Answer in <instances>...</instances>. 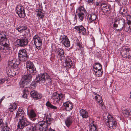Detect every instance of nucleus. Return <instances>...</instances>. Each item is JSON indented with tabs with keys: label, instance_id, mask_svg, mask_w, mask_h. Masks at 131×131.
<instances>
[{
	"label": "nucleus",
	"instance_id": "f03ea898",
	"mask_svg": "<svg viewBox=\"0 0 131 131\" xmlns=\"http://www.w3.org/2000/svg\"><path fill=\"white\" fill-rule=\"evenodd\" d=\"M54 121V120L52 118L46 117V121H40L36 124L38 129H39L41 131H47L49 129V126Z\"/></svg>",
	"mask_w": 131,
	"mask_h": 131
},
{
	"label": "nucleus",
	"instance_id": "69168bd1",
	"mask_svg": "<svg viewBox=\"0 0 131 131\" xmlns=\"http://www.w3.org/2000/svg\"><path fill=\"white\" fill-rule=\"evenodd\" d=\"M130 95H131V91L130 92Z\"/></svg>",
	"mask_w": 131,
	"mask_h": 131
},
{
	"label": "nucleus",
	"instance_id": "cd10ccee",
	"mask_svg": "<svg viewBox=\"0 0 131 131\" xmlns=\"http://www.w3.org/2000/svg\"><path fill=\"white\" fill-rule=\"evenodd\" d=\"M37 129H38V127L36 124L31 123L27 127V131H36Z\"/></svg>",
	"mask_w": 131,
	"mask_h": 131
},
{
	"label": "nucleus",
	"instance_id": "2f4dec72",
	"mask_svg": "<svg viewBox=\"0 0 131 131\" xmlns=\"http://www.w3.org/2000/svg\"><path fill=\"white\" fill-rule=\"evenodd\" d=\"M93 68L94 70L102 69L101 64L98 62L95 63L94 64Z\"/></svg>",
	"mask_w": 131,
	"mask_h": 131
},
{
	"label": "nucleus",
	"instance_id": "6e6d98bb",
	"mask_svg": "<svg viewBox=\"0 0 131 131\" xmlns=\"http://www.w3.org/2000/svg\"><path fill=\"white\" fill-rule=\"evenodd\" d=\"M45 16V15L44 14H42V15H41V16H39V19H43L44 18V17Z\"/></svg>",
	"mask_w": 131,
	"mask_h": 131
},
{
	"label": "nucleus",
	"instance_id": "6e6552de",
	"mask_svg": "<svg viewBox=\"0 0 131 131\" xmlns=\"http://www.w3.org/2000/svg\"><path fill=\"white\" fill-rule=\"evenodd\" d=\"M101 7L104 15H107L111 13L112 7L110 4L108 3L102 4L101 5Z\"/></svg>",
	"mask_w": 131,
	"mask_h": 131
},
{
	"label": "nucleus",
	"instance_id": "4c0bfd02",
	"mask_svg": "<svg viewBox=\"0 0 131 131\" xmlns=\"http://www.w3.org/2000/svg\"><path fill=\"white\" fill-rule=\"evenodd\" d=\"M123 113L126 117H128L131 115V110L130 111L129 110H125L123 112Z\"/></svg>",
	"mask_w": 131,
	"mask_h": 131
},
{
	"label": "nucleus",
	"instance_id": "72a5a7b5",
	"mask_svg": "<svg viewBox=\"0 0 131 131\" xmlns=\"http://www.w3.org/2000/svg\"><path fill=\"white\" fill-rule=\"evenodd\" d=\"M95 72L96 76L97 77H101L103 73V71L102 69L97 70H94Z\"/></svg>",
	"mask_w": 131,
	"mask_h": 131
},
{
	"label": "nucleus",
	"instance_id": "f8f14e48",
	"mask_svg": "<svg viewBox=\"0 0 131 131\" xmlns=\"http://www.w3.org/2000/svg\"><path fill=\"white\" fill-rule=\"evenodd\" d=\"M28 40L25 38L18 39L16 41V45L18 47H24L27 45Z\"/></svg>",
	"mask_w": 131,
	"mask_h": 131
},
{
	"label": "nucleus",
	"instance_id": "20e7f679",
	"mask_svg": "<svg viewBox=\"0 0 131 131\" xmlns=\"http://www.w3.org/2000/svg\"><path fill=\"white\" fill-rule=\"evenodd\" d=\"M26 68H27V73H31L33 75H36L37 73L36 68L33 63L30 61H27L26 63Z\"/></svg>",
	"mask_w": 131,
	"mask_h": 131
},
{
	"label": "nucleus",
	"instance_id": "a211bd4d",
	"mask_svg": "<svg viewBox=\"0 0 131 131\" xmlns=\"http://www.w3.org/2000/svg\"><path fill=\"white\" fill-rule=\"evenodd\" d=\"M31 73H28L27 75H24L22 77L21 80L28 84L31 81Z\"/></svg>",
	"mask_w": 131,
	"mask_h": 131
},
{
	"label": "nucleus",
	"instance_id": "338daca9",
	"mask_svg": "<svg viewBox=\"0 0 131 131\" xmlns=\"http://www.w3.org/2000/svg\"><path fill=\"white\" fill-rule=\"evenodd\" d=\"M15 70H16V69H15Z\"/></svg>",
	"mask_w": 131,
	"mask_h": 131
},
{
	"label": "nucleus",
	"instance_id": "4be33fe9",
	"mask_svg": "<svg viewBox=\"0 0 131 131\" xmlns=\"http://www.w3.org/2000/svg\"><path fill=\"white\" fill-rule=\"evenodd\" d=\"M93 94L95 95L94 97L95 100L99 103V104L101 105V107H103L104 105L102 96L95 93H93Z\"/></svg>",
	"mask_w": 131,
	"mask_h": 131
},
{
	"label": "nucleus",
	"instance_id": "c9c22d12",
	"mask_svg": "<svg viewBox=\"0 0 131 131\" xmlns=\"http://www.w3.org/2000/svg\"><path fill=\"white\" fill-rule=\"evenodd\" d=\"M7 73L8 75L13 76L18 73V72H15L14 70L13 69H12V70H8V71L7 72Z\"/></svg>",
	"mask_w": 131,
	"mask_h": 131
},
{
	"label": "nucleus",
	"instance_id": "3c124183",
	"mask_svg": "<svg viewBox=\"0 0 131 131\" xmlns=\"http://www.w3.org/2000/svg\"><path fill=\"white\" fill-rule=\"evenodd\" d=\"M128 11L127 10H126L125 12H122L121 13L122 15L123 16H128V13H127Z\"/></svg>",
	"mask_w": 131,
	"mask_h": 131
},
{
	"label": "nucleus",
	"instance_id": "680f3d73",
	"mask_svg": "<svg viewBox=\"0 0 131 131\" xmlns=\"http://www.w3.org/2000/svg\"><path fill=\"white\" fill-rule=\"evenodd\" d=\"M5 96H3L1 99L0 100L1 102H2V101L5 99Z\"/></svg>",
	"mask_w": 131,
	"mask_h": 131
},
{
	"label": "nucleus",
	"instance_id": "423d86ee",
	"mask_svg": "<svg viewBox=\"0 0 131 131\" xmlns=\"http://www.w3.org/2000/svg\"><path fill=\"white\" fill-rule=\"evenodd\" d=\"M18 56L19 60L23 62L26 61L29 56L27 50L25 49H20L19 50Z\"/></svg>",
	"mask_w": 131,
	"mask_h": 131
},
{
	"label": "nucleus",
	"instance_id": "a19ab883",
	"mask_svg": "<svg viewBox=\"0 0 131 131\" xmlns=\"http://www.w3.org/2000/svg\"><path fill=\"white\" fill-rule=\"evenodd\" d=\"M93 3L96 6L101 5L102 4L100 2V0H93Z\"/></svg>",
	"mask_w": 131,
	"mask_h": 131
},
{
	"label": "nucleus",
	"instance_id": "de8ad7c7",
	"mask_svg": "<svg viewBox=\"0 0 131 131\" xmlns=\"http://www.w3.org/2000/svg\"><path fill=\"white\" fill-rule=\"evenodd\" d=\"M42 95L41 94L39 93H38L36 96V97H37V98H36L35 100H37L40 99L42 98Z\"/></svg>",
	"mask_w": 131,
	"mask_h": 131
},
{
	"label": "nucleus",
	"instance_id": "0e129e2a",
	"mask_svg": "<svg viewBox=\"0 0 131 131\" xmlns=\"http://www.w3.org/2000/svg\"><path fill=\"white\" fill-rule=\"evenodd\" d=\"M1 103H2L1 102L0 100V104Z\"/></svg>",
	"mask_w": 131,
	"mask_h": 131
},
{
	"label": "nucleus",
	"instance_id": "5701e85b",
	"mask_svg": "<svg viewBox=\"0 0 131 131\" xmlns=\"http://www.w3.org/2000/svg\"><path fill=\"white\" fill-rule=\"evenodd\" d=\"M28 116L30 119L33 121L36 120L35 117L36 114L34 111L32 110H31L30 111L28 112Z\"/></svg>",
	"mask_w": 131,
	"mask_h": 131
},
{
	"label": "nucleus",
	"instance_id": "ddd939ff",
	"mask_svg": "<svg viewBox=\"0 0 131 131\" xmlns=\"http://www.w3.org/2000/svg\"><path fill=\"white\" fill-rule=\"evenodd\" d=\"M87 17L88 22L89 23L93 22L95 23V21L98 19L97 15L95 13L93 12L89 14L88 15Z\"/></svg>",
	"mask_w": 131,
	"mask_h": 131
},
{
	"label": "nucleus",
	"instance_id": "864d4df0",
	"mask_svg": "<svg viewBox=\"0 0 131 131\" xmlns=\"http://www.w3.org/2000/svg\"><path fill=\"white\" fill-rule=\"evenodd\" d=\"M44 74L45 77H46V78L47 79V80L48 79H51V78H50V76L47 73H44Z\"/></svg>",
	"mask_w": 131,
	"mask_h": 131
},
{
	"label": "nucleus",
	"instance_id": "9b49d317",
	"mask_svg": "<svg viewBox=\"0 0 131 131\" xmlns=\"http://www.w3.org/2000/svg\"><path fill=\"white\" fill-rule=\"evenodd\" d=\"M16 12L20 18H24L26 16L24 8L21 5H18L16 9Z\"/></svg>",
	"mask_w": 131,
	"mask_h": 131
},
{
	"label": "nucleus",
	"instance_id": "aec40b11",
	"mask_svg": "<svg viewBox=\"0 0 131 131\" xmlns=\"http://www.w3.org/2000/svg\"><path fill=\"white\" fill-rule=\"evenodd\" d=\"M63 105L67 111L71 110L73 107L72 103L69 102H67L63 103Z\"/></svg>",
	"mask_w": 131,
	"mask_h": 131
},
{
	"label": "nucleus",
	"instance_id": "473e14b6",
	"mask_svg": "<svg viewBox=\"0 0 131 131\" xmlns=\"http://www.w3.org/2000/svg\"><path fill=\"white\" fill-rule=\"evenodd\" d=\"M97 128V125H95L93 123L90 124V131H98Z\"/></svg>",
	"mask_w": 131,
	"mask_h": 131
},
{
	"label": "nucleus",
	"instance_id": "e2e57ef3",
	"mask_svg": "<svg viewBox=\"0 0 131 131\" xmlns=\"http://www.w3.org/2000/svg\"><path fill=\"white\" fill-rule=\"evenodd\" d=\"M126 10H127V9H126V8H124L123 9V12H125L126 11Z\"/></svg>",
	"mask_w": 131,
	"mask_h": 131
},
{
	"label": "nucleus",
	"instance_id": "e433bc0d",
	"mask_svg": "<svg viewBox=\"0 0 131 131\" xmlns=\"http://www.w3.org/2000/svg\"><path fill=\"white\" fill-rule=\"evenodd\" d=\"M115 1L119 5H125L127 2L125 0H115Z\"/></svg>",
	"mask_w": 131,
	"mask_h": 131
},
{
	"label": "nucleus",
	"instance_id": "393cba45",
	"mask_svg": "<svg viewBox=\"0 0 131 131\" xmlns=\"http://www.w3.org/2000/svg\"><path fill=\"white\" fill-rule=\"evenodd\" d=\"M80 115L83 118H88L90 116L88 112L86 110L83 109H81L80 111Z\"/></svg>",
	"mask_w": 131,
	"mask_h": 131
},
{
	"label": "nucleus",
	"instance_id": "0eeeda50",
	"mask_svg": "<svg viewBox=\"0 0 131 131\" xmlns=\"http://www.w3.org/2000/svg\"><path fill=\"white\" fill-rule=\"evenodd\" d=\"M51 98L53 100L54 104L59 103L60 100L62 101L65 98V94L61 93H59L57 92L53 93Z\"/></svg>",
	"mask_w": 131,
	"mask_h": 131
},
{
	"label": "nucleus",
	"instance_id": "1a4fd4ad",
	"mask_svg": "<svg viewBox=\"0 0 131 131\" xmlns=\"http://www.w3.org/2000/svg\"><path fill=\"white\" fill-rule=\"evenodd\" d=\"M19 121V122L18 127V128L21 129L25 127L29 126L31 124L27 119L26 116L20 118Z\"/></svg>",
	"mask_w": 131,
	"mask_h": 131
},
{
	"label": "nucleus",
	"instance_id": "a878e982",
	"mask_svg": "<svg viewBox=\"0 0 131 131\" xmlns=\"http://www.w3.org/2000/svg\"><path fill=\"white\" fill-rule=\"evenodd\" d=\"M42 40H38L34 42V46H35V47L38 50H40L42 48Z\"/></svg>",
	"mask_w": 131,
	"mask_h": 131
},
{
	"label": "nucleus",
	"instance_id": "dca6fc26",
	"mask_svg": "<svg viewBox=\"0 0 131 131\" xmlns=\"http://www.w3.org/2000/svg\"><path fill=\"white\" fill-rule=\"evenodd\" d=\"M61 42L64 46L67 48L70 46V42L67 36L64 35L62 36L61 38Z\"/></svg>",
	"mask_w": 131,
	"mask_h": 131
},
{
	"label": "nucleus",
	"instance_id": "49530a36",
	"mask_svg": "<svg viewBox=\"0 0 131 131\" xmlns=\"http://www.w3.org/2000/svg\"><path fill=\"white\" fill-rule=\"evenodd\" d=\"M44 14L42 13V11L41 9L38 10V13L37 15L38 16H40L42 14Z\"/></svg>",
	"mask_w": 131,
	"mask_h": 131
},
{
	"label": "nucleus",
	"instance_id": "58836bf2",
	"mask_svg": "<svg viewBox=\"0 0 131 131\" xmlns=\"http://www.w3.org/2000/svg\"><path fill=\"white\" fill-rule=\"evenodd\" d=\"M38 92L35 91L33 90L31 91L30 93V94L34 100H35L36 98H37V97H36V95L37 94Z\"/></svg>",
	"mask_w": 131,
	"mask_h": 131
},
{
	"label": "nucleus",
	"instance_id": "6ab92c4d",
	"mask_svg": "<svg viewBox=\"0 0 131 131\" xmlns=\"http://www.w3.org/2000/svg\"><path fill=\"white\" fill-rule=\"evenodd\" d=\"M0 131H11L9 127L5 126L3 119L2 118L0 119Z\"/></svg>",
	"mask_w": 131,
	"mask_h": 131
},
{
	"label": "nucleus",
	"instance_id": "412c9836",
	"mask_svg": "<svg viewBox=\"0 0 131 131\" xmlns=\"http://www.w3.org/2000/svg\"><path fill=\"white\" fill-rule=\"evenodd\" d=\"M26 116V114L24 110L21 108H19L17 111L16 114V117L17 118H21Z\"/></svg>",
	"mask_w": 131,
	"mask_h": 131
},
{
	"label": "nucleus",
	"instance_id": "f704fd0d",
	"mask_svg": "<svg viewBox=\"0 0 131 131\" xmlns=\"http://www.w3.org/2000/svg\"><path fill=\"white\" fill-rule=\"evenodd\" d=\"M27 26H20L17 28L16 29L20 33H23L24 32L26 28H27Z\"/></svg>",
	"mask_w": 131,
	"mask_h": 131
},
{
	"label": "nucleus",
	"instance_id": "4d7b16f0",
	"mask_svg": "<svg viewBox=\"0 0 131 131\" xmlns=\"http://www.w3.org/2000/svg\"><path fill=\"white\" fill-rule=\"evenodd\" d=\"M126 20H130L131 21V16L130 15L127 16L126 17Z\"/></svg>",
	"mask_w": 131,
	"mask_h": 131
},
{
	"label": "nucleus",
	"instance_id": "7ed1b4c3",
	"mask_svg": "<svg viewBox=\"0 0 131 131\" xmlns=\"http://www.w3.org/2000/svg\"><path fill=\"white\" fill-rule=\"evenodd\" d=\"M76 13L77 14L75 15L76 17V15L78 16L79 21L80 22L82 21L84 18L87 15V11L85 8L82 6H80L77 9Z\"/></svg>",
	"mask_w": 131,
	"mask_h": 131
},
{
	"label": "nucleus",
	"instance_id": "5fc2aeb1",
	"mask_svg": "<svg viewBox=\"0 0 131 131\" xmlns=\"http://www.w3.org/2000/svg\"><path fill=\"white\" fill-rule=\"evenodd\" d=\"M47 81H48V83L49 84V85H51L52 83V81L51 79H48Z\"/></svg>",
	"mask_w": 131,
	"mask_h": 131
},
{
	"label": "nucleus",
	"instance_id": "b1692460",
	"mask_svg": "<svg viewBox=\"0 0 131 131\" xmlns=\"http://www.w3.org/2000/svg\"><path fill=\"white\" fill-rule=\"evenodd\" d=\"M73 120L74 119L71 116H69L67 117L65 121L66 126L67 127H69L70 126L72 125Z\"/></svg>",
	"mask_w": 131,
	"mask_h": 131
},
{
	"label": "nucleus",
	"instance_id": "37998d69",
	"mask_svg": "<svg viewBox=\"0 0 131 131\" xmlns=\"http://www.w3.org/2000/svg\"><path fill=\"white\" fill-rule=\"evenodd\" d=\"M119 20L118 21L117 20H116L115 22H114V23L113 24V26L115 28H117L118 26V25H119L118 27L119 26V25L118 23Z\"/></svg>",
	"mask_w": 131,
	"mask_h": 131
},
{
	"label": "nucleus",
	"instance_id": "c756f323",
	"mask_svg": "<svg viewBox=\"0 0 131 131\" xmlns=\"http://www.w3.org/2000/svg\"><path fill=\"white\" fill-rule=\"evenodd\" d=\"M46 105L47 107H48L54 110V111L55 112L58 111V109L57 107L56 106L52 105L49 101L47 102L46 104Z\"/></svg>",
	"mask_w": 131,
	"mask_h": 131
},
{
	"label": "nucleus",
	"instance_id": "f3484780",
	"mask_svg": "<svg viewBox=\"0 0 131 131\" xmlns=\"http://www.w3.org/2000/svg\"><path fill=\"white\" fill-rule=\"evenodd\" d=\"M70 57H66L64 59L65 67L67 70L69 69L73 65L72 62Z\"/></svg>",
	"mask_w": 131,
	"mask_h": 131
},
{
	"label": "nucleus",
	"instance_id": "8fccbe9b",
	"mask_svg": "<svg viewBox=\"0 0 131 131\" xmlns=\"http://www.w3.org/2000/svg\"><path fill=\"white\" fill-rule=\"evenodd\" d=\"M13 61H14L13 60H9L8 64L9 66H12L14 65V63Z\"/></svg>",
	"mask_w": 131,
	"mask_h": 131
},
{
	"label": "nucleus",
	"instance_id": "bb28decb",
	"mask_svg": "<svg viewBox=\"0 0 131 131\" xmlns=\"http://www.w3.org/2000/svg\"><path fill=\"white\" fill-rule=\"evenodd\" d=\"M36 78L37 80L36 82H38L40 81L41 82L44 83L46 79L45 77L44 73H41L39 74Z\"/></svg>",
	"mask_w": 131,
	"mask_h": 131
},
{
	"label": "nucleus",
	"instance_id": "a18cd8bd",
	"mask_svg": "<svg viewBox=\"0 0 131 131\" xmlns=\"http://www.w3.org/2000/svg\"><path fill=\"white\" fill-rule=\"evenodd\" d=\"M21 82H20V87L21 88H23L26 85H27L28 84H26V83L25 82H24L23 81H21Z\"/></svg>",
	"mask_w": 131,
	"mask_h": 131
},
{
	"label": "nucleus",
	"instance_id": "39448f33",
	"mask_svg": "<svg viewBox=\"0 0 131 131\" xmlns=\"http://www.w3.org/2000/svg\"><path fill=\"white\" fill-rule=\"evenodd\" d=\"M119 25V29H116L117 31H122V30H125L128 32H131V29L129 25H127L125 23V20L123 19H120L118 23Z\"/></svg>",
	"mask_w": 131,
	"mask_h": 131
},
{
	"label": "nucleus",
	"instance_id": "c85d7f7f",
	"mask_svg": "<svg viewBox=\"0 0 131 131\" xmlns=\"http://www.w3.org/2000/svg\"><path fill=\"white\" fill-rule=\"evenodd\" d=\"M76 45L77 49L79 50H82L83 47L82 42L80 40H79L78 39L76 40Z\"/></svg>",
	"mask_w": 131,
	"mask_h": 131
},
{
	"label": "nucleus",
	"instance_id": "13d9d810",
	"mask_svg": "<svg viewBox=\"0 0 131 131\" xmlns=\"http://www.w3.org/2000/svg\"><path fill=\"white\" fill-rule=\"evenodd\" d=\"M5 81L3 79L0 80V85L3 83Z\"/></svg>",
	"mask_w": 131,
	"mask_h": 131
},
{
	"label": "nucleus",
	"instance_id": "c03bdc74",
	"mask_svg": "<svg viewBox=\"0 0 131 131\" xmlns=\"http://www.w3.org/2000/svg\"><path fill=\"white\" fill-rule=\"evenodd\" d=\"M41 40V38L40 37H38V35H35L33 38V41H37L38 40Z\"/></svg>",
	"mask_w": 131,
	"mask_h": 131
},
{
	"label": "nucleus",
	"instance_id": "052dcab7",
	"mask_svg": "<svg viewBox=\"0 0 131 131\" xmlns=\"http://www.w3.org/2000/svg\"><path fill=\"white\" fill-rule=\"evenodd\" d=\"M35 82H32V83L31 84V85L32 86H35Z\"/></svg>",
	"mask_w": 131,
	"mask_h": 131
},
{
	"label": "nucleus",
	"instance_id": "79ce46f5",
	"mask_svg": "<svg viewBox=\"0 0 131 131\" xmlns=\"http://www.w3.org/2000/svg\"><path fill=\"white\" fill-rule=\"evenodd\" d=\"M28 93V91L26 89H24V91L23 92V94L22 95V97L23 98H25V99H27V93Z\"/></svg>",
	"mask_w": 131,
	"mask_h": 131
},
{
	"label": "nucleus",
	"instance_id": "9d476101",
	"mask_svg": "<svg viewBox=\"0 0 131 131\" xmlns=\"http://www.w3.org/2000/svg\"><path fill=\"white\" fill-rule=\"evenodd\" d=\"M121 54L124 58L131 60V49L127 47H124L121 52Z\"/></svg>",
	"mask_w": 131,
	"mask_h": 131
},
{
	"label": "nucleus",
	"instance_id": "2eb2a0df",
	"mask_svg": "<svg viewBox=\"0 0 131 131\" xmlns=\"http://www.w3.org/2000/svg\"><path fill=\"white\" fill-rule=\"evenodd\" d=\"M74 28L79 34L82 33L83 35L86 34V31L85 28L81 25L75 26Z\"/></svg>",
	"mask_w": 131,
	"mask_h": 131
},
{
	"label": "nucleus",
	"instance_id": "f257e3e1",
	"mask_svg": "<svg viewBox=\"0 0 131 131\" xmlns=\"http://www.w3.org/2000/svg\"><path fill=\"white\" fill-rule=\"evenodd\" d=\"M104 120L108 123V127L111 129H115L117 126V123L116 119L110 114H104Z\"/></svg>",
	"mask_w": 131,
	"mask_h": 131
},
{
	"label": "nucleus",
	"instance_id": "7c9ffc66",
	"mask_svg": "<svg viewBox=\"0 0 131 131\" xmlns=\"http://www.w3.org/2000/svg\"><path fill=\"white\" fill-rule=\"evenodd\" d=\"M17 105L15 103H11L10 107L9 108V111L11 112H13L17 108Z\"/></svg>",
	"mask_w": 131,
	"mask_h": 131
},
{
	"label": "nucleus",
	"instance_id": "bf43d9fd",
	"mask_svg": "<svg viewBox=\"0 0 131 131\" xmlns=\"http://www.w3.org/2000/svg\"><path fill=\"white\" fill-rule=\"evenodd\" d=\"M127 20V25H129L131 24V21L130 20Z\"/></svg>",
	"mask_w": 131,
	"mask_h": 131
},
{
	"label": "nucleus",
	"instance_id": "ea45409f",
	"mask_svg": "<svg viewBox=\"0 0 131 131\" xmlns=\"http://www.w3.org/2000/svg\"><path fill=\"white\" fill-rule=\"evenodd\" d=\"M30 30L27 27V28L25 29L24 31V35L26 36H28L29 35H30Z\"/></svg>",
	"mask_w": 131,
	"mask_h": 131
},
{
	"label": "nucleus",
	"instance_id": "603ef678",
	"mask_svg": "<svg viewBox=\"0 0 131 131\" xmlns=\"http://www.w3.org/2000/svg\"><path fill=\"white\" fill-rule=\"evenodd\" d=\"M85 1L90 5H92L93 4V0H85Z\"/></svg>",
	"mask_w": 131,
	"mask_h": 131
},
{
	"label": "nucleus",
	"instance_id": "4468645a",
	"mask_svg": "<svg viewBox=\"0 0 131 131\" xmlns=\"http://www.w3.org/2000/svg\"><path fill=\"white\" fill-rule=\"evenodd\" d=\"M55 53L56 56L58 59L61 60L64 58V50L62 48H58L56 49L55 51Z\"/></svg>",
	"mask_w": 131,
	"mask_h": 131
},
{
	"label": "nucleus",
	"instance_id": "09e8293b",
	"mask_svg": "<svg viewBox=\"0 0 131 131\" xmlns=\"http://www.w3.org/2000/svg\"><path fill=\"white\" fill-rule=\"evenodd\" d=\"M6 32L5 31H2L0 32V35L2 36L6 37Z\"/></svg>",
	"mask_w": 131,
	"mask_h": 131
}]
</instances>
